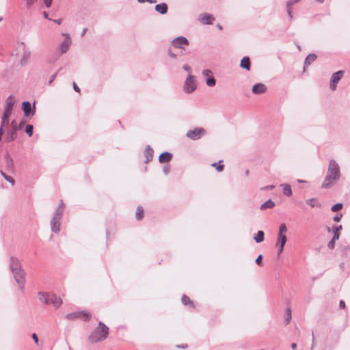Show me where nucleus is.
Listing matches in <instances>:
<instances>
[{
    "label": "nucleus",
    "mask_w": 350,
    "mask_h": 350,
    "mask_svg": "<svg viewBox=\"0 0 350 350\" xmlns=\"http://www.w3.org/2000/svg\"><path fill=\"white\" fill-rule=\"evenodd\" d=\"M3 20L2 17H0V22Z\"/></svg>",
    "instance_id": "nucleus-63"
},
{
    "label": "nucleus",
    "mask_w": 350,
    "mask_h": 350,
    "mask_svg": "<svg viewBox=\"0 0 350 350\" xmlns=\"http://www.w3.org/2000/svg\"><path fill=\"white\" fill-rule=\"evenodd\" d=\"M36 0H26V5L28 8H30L31 5L35 3Z\"/></svg>",
    "instance_id": "nucleus-44"
},
{
    "label": "nucleus",
    "mask_w": 350,
    "mask_h": 350,
    "mask_svg": "<svg viewBox=\"0 0 350 350\" xmlns=\"http://www.w3.org/2000/svg\"><path fill=\"white\" fill-rule=\"evenodd\" d=\"M217 27H218L219 29H222V27H221V26L220 25H217Z\"/></svg>",
    "instance_id": "nucleus-61"
},
{
    "label": "nucleus",
    "mask_w": 350,
    "mask_h": 350,
    "mask_svg": "<svg viewBox=\"0 0 350 350\" xmlns=\"http://www.w3.org/2000/svg\"><path fill=\"white\" fill-rule=\"evenodd\" d=\"M73 88H74L75 92H80L79 88L77 85V84L75 82L73 83Z\"/></svg>",
    "instance_id": "nucleus-52"
},
{
    "label": "nucleus",
    "mask_w": 350,
    "mask_h": 350,
    "mask_svg": "<svg viewBox=\"0 0 350 350\" xmlns=\"http://www.w3.org/2000/svg\"><path fill=\"white\" fill-rule=\"evenodd\" d=\"M211 165L213 167H215L216 168L217 171L219 172H222L223 170H224V165H223L217 164L216 163H213Z\"/></svg>",
    "instance_id": "nucleus-39"
},
{
    "label": "nucleus",
    "mask_w": 350,
    "mask_h": 350,
    "mask_svg": "<svg viewBox=\"0 0 350 350\" xmlns=\"http://www.w3.org/2000/svg\"><path fill=\"white\" fill-rule=\"evenodd\" d=\"M57 72H55V74L52 75L50 78H49V84H51L53 83V81L56 79L57 77Z\"/></svg>",
    "instance_id": "nucleus-43"
},
{
    "label": "nucleus",
    "mask_w": 350,
    "mask_h": 350,
    "mask_svg": "<svg viewBox=\"0 0 350 350\" xmlns=\"http://www.w3.org/2000/svg\"><path fill=\"white\" fill-rule=\"evenodd\" d=\"M87 31H88V29L87 28H84L83 29L82 32H81V36H83L85 34V33L87 32Z\"/></svg>",
    "instance_id": "nucleus-54"
},
{
    "label": "nucleus",
    "mask_w": 350,
    "mask_h": 350,
    "mask_svg": "<svg viewBox=\"0 0 350 350\" xmlns=\"http://www.w3.org/2000/svg\"><path fill=\"white\" fill-rule=\"evenodd\" d=\"M274 187L273 185H269L265 187L266 189H272Z\"/></svg>",
    "instance_id": "nucleus-58"
},
{
    "label": "nucleus",
    "mask_w": 350,
    "mask_h": 350,
    "mask_svg": "<svg viewBox=\"0 0 350 350\" xmlns=\"http://www.w3.org/2000/svg\"><path fill=\"white\" fill-rule=\"evenodd\" d=\"M245 174H246V175H248V174H249V170H246V171H245Z\"/></svg>",
    "instance_id": "nucleus-62"
},
{
    "label": "nucleus",
    "mask_w": 350,
    "mask_h": 350,
    "mask_svg": "<svg viewBox=\"0 0 350 350\" xmlns=\"http://www.w3.org/2000/svg\"><path fill=\"white\" fill-rule=\"evenodd\" d=\"M200 21L204 25H211L215 21V18L213 15L204 13L200 16Z\"/></svg>",
    "instance_id": "nucleus-17"
},
{
    "label": "nucleus",
    "mask_w": 350,
    "mask_h": 350,
    "mask_svg": "<svg viewBox=\"0 0 350 350\" xmlns=\"http://www.w3.org/2000/svg\"><path fill=\"white\" fill-rule=\"evenodd\" d=\"M172 159V154L169 152H164L161 153L159 157V161L160 163H167L171 161Z\"/></svg>",
    "instance_id": "nucleus-21"
},
{
    "label": "nucleus",
    "mask_w": 350,
    "mask_h": 350,
    "mask_svg": "<svg viewBox=\"0 0 350 350\" xmlns=\"http://www.w3.org/2000/svg\"><path fill=\"white\" fill-rule=\"evenodd\" d=\"M153 150L150 148L149 145L146 146L145 149V157H146V162L148 163L152 159L153 157Z\"/></svg>",
    "instance_id": "nucleus-24"
},
{
    "label": "nucleus",
    "mask_w": 350,
    "mask_h": 350,
    "mask_svg": "<svg viewBox=\"0 0 350 350\" xmlns=\"http://www.w3.org/2000/svg\"><path fill=\"white\" fill-rule=\"evenodd\" d=\"M274 206H275V203L271 199H269L261 204L260 209L264 210L266 208H273Z\"/></svg>",
    "instance_id": "nucleus-28"
},
{
    "label": "nucleus",
    "mask_w": 350,
    "mask_h": 350,
    "mask_svg": "<svg viewBox=\"0 0 350 350\" xmlns=\"http://www.w3.org/2000/svg\"><path fill=\"white\" fill-rule=\"evenodd\" d=\"M53 21L58 25H60L62 22V18H59V19H55V20H53Z\"/></svg>",
    "instance_id": "nucleus-53"
},
{
    "label": "nucleus",
    "mask_w": 350,
    "mask_h": 350,
    "mask_svg": "<svg viewBox=\"0 0 350 350\" xmlns=\"http://www.w3.org/2000/svg\"><path fill=\"white\" fill-rule=\"evenodd\" d=\"M342 229V226L340 225L338 226H334L333 227V231H334V235H338V238L340 237V233L339 231Z\"/></svg>",
    "instance_id": "nucleus-38"
},
{
    "label": "nucleus",
    "mask_w": 350,
    "mask_h": 350,
    "mask_svg": "<svg viewBox=\"0 0 350 350\" xmlns=\"http://www.w3.org/2000/svg\"><path fill=\"white\" fill-rule=\"evenodd\" d=\"M90 318L91 314L85 311H75L65 315V319L70 321L81 319L84 321H90Z\"/></svg>",
    "instance_id": "nucleus-8"
},
{
    "label": "nucleus",
    "mask_w": 350,
    "mask_h": 350,
    "mask_svg": "<svg viewBox=\"0 0 350 350\" xmlns=\"http://www.w3.org/2000/svg\"><path fill=\"white\" fill-rule=\"evenodd\" d=\"M154 9L157 12L161 14H165L167 12V5L165 3L156 5Z\"/></svg>",
    "instance_id": "nucleus-22"
},
{
    "label": "nucleus",
    "mask_w": 350,
    "mask_h": 350,
    "mask_svg": "<svg viewBox=\"0 0 350 350\" xmlns=\"http://www.w3.org/2000/svg\"><path fill=\"white\" fill-rule=\"evenodd\" d=\"M0 174L1 175L5 178V180H6L8 182H9L10 183H11L12 185H14L15 184V180H14L13 178H12L11 176H8L5 172H3L2 170H0Z\"/></svg>",
    "instance_id": "nucleus-32"
},
{
    "label": "nucleus",
    "mask_w": 350,
    "mask_h": 350,
    "mask_svg": "<svg viewBox=\"0 0 350 350\" xmlns=\"http://www.w3.org/2000/svg\"><path fill=\"white\" fill-rule=\"evenodd\" d=\"M317 55L314 53L309 54L304 62V68L305 69L307 66H310L313 62H314L317 59Z\"/></svg>",
    "instance_id": "nucleus-25"
},
{
    "label": "nucleus",
    "mask_w": 350,
    "mask_h": 350,
    "mask_svg": "<svg viewBox=\"0 0 350 350\" xmlns=\"http://www.w3.org/2000/svg\"><path fill=\"white\" fill-rule=\"evenodd\" d=\"M297 181L299 183H305L306 182L305 180H297Z\"/></svg>",
    "instance_id": "nucleus-60"
},
{
    "label": "nucleus",
    "mask_w": 350,
    "mask_h": 350,
    "mask_svg": "<svg viewBox=\"0 0 350 350\" xmlns=\"http://www.w3.org/2000/svg\"><path fill=\"white\" fill-rule=\"evenodd\" d=\"M240 67L247 70H250L251 64L250 58L248 57H244L242 58L240 63Z\"/></svg>",
    "instance_id": "nucleus-23"
},
{
    "label": "nucleus",
    "mask_w": 350,
    "mask_h": 350,
    "mask_svg": "<svg viewBox=\"0 0 350 350\" xmlns=\"http://www.w3.org/2000/svg\"><path fill=\"white\" fill-rule=\"evenodd\" d=\"M314 334L312 333V349H313V347H314Z\"/></svg>",
    "instance_id": "nucleus-59"
},
{
    "label": "nucleus",
    "mask_w": 350,
    "mask_h": 350,
    "mask_svg": "<svg viewBox=\"0 0 350 350\" xmlns=\"http://www.w3.org/2000/svg\"><path fill=\"white\" fill-rule=\"evenodd\" d=\"M299 0H291V1H289L287 2L286 3V8H287V12H288V14L290 17L291 19L293 18V15H292V8H293V5L297 3Z\"/></svg>",
    "instance_id": "nucleus-26"
},
{
    "label": "nucleus",
    "mask_w": 350,
    "mask_h": 350,
    "mask_svg": "<svg viewBox=\"0 0 350 350\" xmlns=\"http://www.w3.org/2000/svg\"><path fill=\"white\" fill-rule=\"evenodd\" d=\"M197 88V83L196 77L192 75H189L184 83L183 90L187 94L193 92Z\"/></svg>",
    "instance_id": "nucleus-7"
},
{
    "label": "nucleus",
    "mask_w": 350,
    "mask_h": 350,
    "mask_svg": "<svg viewBox=\"0 0 350 350\" xmlns=\"http://www.w3.org/2000/svg\"><path fill=\"white\" fill-rule=\"evenodd\" d=\"M10 269L14 275L15 281L18 284L20 289L23 291L25 283V272L22 269L21 262L18 258L13 256L10 257Z\"/></svg>",
    "instance_id": "nucleus-2"
},
{
    "label": "nucleus",
    "mask_w": 350,
    "mask_h": 350,
    "mask_svg": "<svg viewBox=\"0 0 350 350\" xmlns=\"http://www.w3.org/2000/svg\"><path fill=\"white\" fill-rule=\"evenodd\" d=\"M43 16H44V17L45 18H47V19H49V20H51L50 18H49V17H48V14H47L46 12H44L43 13Z\"/></svg>",
    "instance_id": "nucleus-57"
},
{
    "label": "nucleus",
    "mask_w": 350,
    "mask_h": 350,
    "mask_svg": "<svg viewBox=\"0 0 350 350\" xmlns=\"http://www.w3.org/2000/svg\"><path fill=\"white\" fill-rule=\"evenodd\" d=\"M15 99L12 96H10L5 101L4 111L11 113Z\"/></svg>",
    "instance_id": "nucleus-20"
},
{
    "label": "nucleus",
    "mask_w": 350,
    "mask_h": 350,
    "mask_svg": "<svg viewBox=\"0 0 350 350\" xmlns=\"http://www.w3.org/2000/svg\"><path fill=\"white\" fill-rule=\"evenodd\" d=\"M287 232V227L285 224H282L279 227V231L278 234L277 244L278 245H285L287 237L286 233Z\"/></svg>",
    "instance_id": "nucleus-10"
},
{
    "label": "nucleus",
    "mask_w": 350,
    "mask_h": 350,
    "mask_svg": "<svg viewBox=\"0 0 350 350\" xmlns=\"http://www.w3.org/2000/svg\"><path fill=\"white\" fill-rule=\"evenodd\" d=\"M22 108L26 117L33 116L35 114V106L33 105L31 107V103L29 101H24L22 104Z\"/></svg>",
    "instance_id": "nucleus-16"
},
{
    "label": "nucleus",
    "mask_w": 350,
    "mask_h": 350,
    "mask_svg": "<svg viewBox=\"0 0 350 350\" xmlns=\"http://www.w3.org/2000/svg\"><path fill=\"white\" fill-rule=\"evenodd\" d=\"M144 216V210L143 208L141 206H139L137 208L136 213H135V217L137 220H140L142 219Z\"/></svg>",
    "instance_id": "nucleus-31"
},
{
    "label": "nucleus",
    "mask_w": 350,
    "mask_h": 350,
    "mask_svg": "<svg viewBox=\"0 0 350 350\" xmlns=\"http://www.w3.org/2000/svg\"><path fill=\"white\" fill-rule=\"evenodd\" d=\"M277 246L278 247V254H280L282 252L284 245H278Z\"/></svg>",
    "instance_id": "nucleus-47"
},
{
    "label": "nucleus",
    "mask_w": 350,
    "mask_h": 350,
    "mask_svg": "<svg viewBox=\"0 0 350 350\" xmlns=\"http://www.w3.org/2000/svg\"><path fill=\"white\" fill-rule=\"evenodd\" d=\"M43 1H44V4L46 5V6L47 8H49L51 5L53 0H43Z\"/></svg>",
    "instance_id": "nucleus-48"
},
{
    "label": "nucleus",
    "mask_w": 350,
    "mask_h": 350,
    "mask_svg": "<svg viewBox=\"0 0 350 350\" xmlns=\"http://www.w3.org/2000/svg\"><path fill=\"white\" fill-rule=\"evenodd\" d=\"M39 300L45 304L53 305L57 308L62 304V300L60 297L50 293H38Z\"/></svg>",
    "instance_id": "nucleus-5"
},
{
    "label": "nucleus",
    "mask_w": 350,
    "mask_h": 350,
    "mask_svg": "<svg viewBox=\"0 0 350 350\" xmlns=\"http://www.w3.org/2000/svg\"><path fill=\"white\" fill-rule=\"evenodd\" d=\"M172 44L175 48L185 49V46L189 45V41L185 37L178 36L172 40Z\"/></svg>",
    "instance_id": "nucleus-14"
},
{
    "label": "nucleus",
    "mask_w": 350,
    "mask_h": 350,
    "mask_svg": "<svg viewBox=\"0 0 350 350\" xmlns=\"http://www.w3.org/2000/svg\"><path fill=\"white\" fill-rule=\"evenodd\" d=\"M183 69L187 72L189 73V75H191V73L192 72V68L190 66H189L188 64H185L183 66Z\"/></svg>",
    "instance_id": "nucleus-40"
},
{
    "label": "nucleus",
    "mask_w": 350,
    "mask_h": 350,
    "mask_svg": "<svg viewBox=\"0 0 350 350\" xmlns=\"http://www.w3.org/2000/svg\"><path fill=\"white\" fill-rule=\"evenodd\" d=\"M15 51L16 55L21 58L19 62L21 66L27 65L31 55L29 49L27 47L24 42H21L16 44Z\"/></svg>",
    "instance_id": "nucleus-6"
},
{
    "label": "nucleus",
    "mask_w": 350,
    "mask_h": 350,
    "mask_svg": "<svg viewBox=\"0 0 350 350\" xmlns=\"http://www.w3.org/2000/svg\"><path fill=\"white\" fill-rule=\"evenodd\" d=\"M33 127L32 125L31 124H27L26 126V128H25V132L29 136L31 137L33 134Z\"/></svg>",
    "instance_id": "nucleus-36"
},
{
    "label": "nucleus",
    "mask_w": 350,
    "mask_h": 350,
    "mask_svg": "<svg viewBox=\"0 0 350 350\" xmlns=\"http://www.w3.org/2000/svg\"><path fill=\"white\" fill-rule=\"evenodd\" d=\"M342 216V214H336V215L334 217L333 219H334V221H339L341 219Z\"/></svg>",
    "instance_id": "nucleus-46"
},
{
    "label": "nucleus",
    "mask_w": 350,
    "mask_h": 350,
    "mask_svg": "<svg viewBox=\"0 0 350 350\" xmlns=\"http://www.w3.org/2000/svg\"><path fill=\"white\" fill-rule=\"evenodd\" d=\"M291 348L293 349H295L297 348V344L296 343H292L291 344Z\"/></svg>",
    "instance_id": "nucleus-56"
},
{
    "label": "nucleus",
    "mask_w": 350,
    "mask_h": 350,
    "mask_svg": "<svg viewBox=\"0 0 350 350\" xmlns=\"http://www.w3.org/2000/svg\"><path fill=\"white\" fill-rule=\"evenodd\" d=\"M31 337H32L33 340L35 341V342L36 344H38V338L37 335L36 334H33Z\"/></svg>",
    "instance_id": "nucleus-51"
},
{
    "label": "nucleus",
    "mask_w": 350,
    "mask_h": 350,
    "mask_svg": "<svg viewBox=\"0 0 350 350\" xmlns=\"http://www.w3.org/2000/svg\"><path fill=\"white\" fill-rule=\"evenodd\" d=\"M62 35L64 37V39L58 47L59 56L66 53L69 50L72 44V40L68 33H63Z\"/></svg>",
    "instance_id": "nucleus-9"
},
{
    "label": "nucleus",
    "mask_w": 350,
    "mask_h": 350,
    "mask_svg": "<svg viewBox=\"0 0 350 350\" xmlns=\"http://www.w3.org/2000/svg\"><path fill=\"white\" fill-rule=\"evenodd\" d=\"M267 90L266 86L261 83H256L253 85L252 91L254 94H260L265 93Z\"/></svg>",
    "instance_id": "nucleus-19"
},
{
    "label": "nucleus",
    "mask_w": 350,
    "mask_h": 350,
    "mask_svg": "<svg viewBox=\"0 0 350 350\" xmlns=\"http://www.w3.org/2000/svg\"><path fill=\"white\" fill-rule=\"evenodd\" d=\"M109 335V327L100 321L98 326L90 333L88 340L90 343H98L105 340Z\"/></svg>",
    "instance_id": "nucleus-3"
},
{
    "label": "nucleus",
    "mask_w": 350,
    "mask_h": 350,
    "mask_svg": "<svg viewBox=\"0 0 350 350\" xmlns=\"http://www.w3.org/2000/svg\"><path fill=\"white\" fill-rule=\"evenodd\" d=\"M339 307L341 309H344L345 308V302L343 300L340 301Z\"/></svg>",
    "instance_id": "nucleus-50"
},
{
    "label": "nucleus",
    "mask_w": 350,
    "mask_h": 350,
    "mask_svg": "<svg viewBox=\"0 0 350 350\" xmlns=\"http://www.w3.org/2000/svg\"><path fill=\"white\" fill-rule=\"evenodd\" d=\"M344 75V71L339 70L336 72H334L332 77L330 81V89L332 90H335L336 89L337 83L339 82V81L342 79V77Z\"/></svg>",
    "instance_id": "nucleus-15"
},
{
    "label": "nucleus",
    "mask_w": 350,
    "mask_h": 350,
    "mask_svg": "<svg viewBox=\"0 0 350 350\" xmlns=\"http://www.w3.org/2000/svg\"><path fill=\"white\" fill-rule=\"evenodd\" d=\"M163 173L165 174H168L169 172H170V167L168 165H165L164 167H163Z\"/></svg>",
    "instance_id": "nucleus-49"
},
{
    "label": "nucleus",
    "mask_w": 350,
    "mask_h": 350,
    "mask_svg": "<svg viewBox=\"0 0 350 350\" xmlns=\"http://www.w3.org/2000/svg\"><path fill=\"white\" fill-rule=\"evenodd\" d=\"M64 210L65 205L63 201L62 200L50 222L51 230L55 234L59 233L60 232L61 221L63 217Z\"/></svg>",
    "instance_id": "nucleus-4"
},
{
    "label": "nucleus",
    "mask_w": 350,
    "mask_h": 350,
    "mask_svg": "<svg viewBox=\"0 0 350 350\" xmlns=\"http://www.w3.org/2000/svg\"><path fill=\"white\" fill-rule=\"evenodd\" d=\"M5 169L8 172H13L14 170V162L9 154L5 155Z\"/></svg>",
    "instance_id": "nucleus-18"
},
{
    "label": "nucleus",
    "mask_w": 350,
    "mask_h": 350,
    "mask_svg": "<svg viewBox=\"0 0 350 350\" xmlns=\"http://www.w3.org/2000/svg\"><path fill=\"white\" fill-rule=\"evenodd\" d=\"M137 1L139 3H146V2H148L149 3H155L157 2L156 0H137Z\"/></svg>",
    "instance_id": "nucleus-42"
},
{
    "label": "nucleus",
    "mask_w": 350,
    "mask_h": 350,
    "mask_svg": "<svg viewBox=\"0 0 350 350\" xmlns=\"http://www.w3.org/2000/svg\"><path fill=\"white\" fill-rule=\"evenodd\" d=\"M281 187L283 189V193L286 196H291L292 195V189L288 184H282Z\"/></svg>",
    "instance_id": "nucleus-29"
},
{
    "label": "nucleus",
    "mask_w": 350,
    "mask_h": 350,
    "mask_svg": "<svg viewBox=\"0 0 350 350\" xmlns=\"http://www.w3.org/2000/svg\"><path fill=\"white\" fill-rule=\"evenodd\" d=\"M264 232L262 230L258 231L257 234H256L254 237V239L256 243H260L264 241Z\"/></svg>",
    "instance_id": "nucleus-30"
},
{
    "label": "nucleus",
    "mask_w": 350,
    "mask_h": 350,
    "mask_svg": "<svg viewBox=\"0 0 350 350\" xmlns=\"http://www.w3.org/2000/svg\"><path fill=\"white\" fill-rule=\"evenodd\" d=\"M262 256L261 254H260L257 258L256 259V263L257 265H258L259 266H262Z\"/></svg>",
    "instance_id": "nucleus-41"
},
{
    "label": "nucleus",
    "mask_w": 350,
    "mask_h": 350,
    "mask_svg": "<svg viewBox=\"0 0 350 350\" xmlns=\"http://www.w3.org/2000/svg\"><path fill=\"white\" fill-rule=\"evenodd\" d=\"M167 54L172 58L176 59L177 57V55L175 53H174L170 49H168Z\"/></svg>",
    "instance_id": "nucleus-45"
},
{
    "label": "nucleus",
    "mask_w": 350,
    "mask_h": 350,
    "mask_svg": "<svg viewBox=\"0 0 350 350\" xmlns=\"http://www.w3.org/2000/svg\"><path fill=\"white\" fill-rule=\"evenodd\" d=\"M291 318H292L291 310L290 308H286V318H285V321H286V324L290 323Z\"/></svg>",
    "instance_id": "nucleus-35"
},
{
    "label": "nucleus",
    "mask_w": 350,
    "mask_h": 350,
    "mask_svg": "<svg viewBox=\"0 0 350 350\" xmlns=\"http://www.w3.org/2000/svg\"><path fill=\"white\" fill-rule=\"evenodd\" d=\"M340 178V167L334 159H331L329 162L327 174L321 187L328 189L332 187Z\"/></svg>",
    "instance_id": "nucleus-1"
},
{
    "label": "nucleus",
    "mask_w": 350,
    "mask_h": 350,
    "mask_svg": "<svg viewBox=\"0 0 350 350\" xmlns=\"http://www.w3.org/2000/svg\"><path fill=\"white\" fill-rule=\"evenodd\" d=\"M25 124V122L23 121H21L18 126H17L14 121L12 122V129L10 131L9 136L8 137L7 139L8 142L13 141L14 139H16L17 135L16 132L18 130L21 129Z\"/></svg>",
    "instance_id": "nucleus-13"
},
{
    "label": "nucleus",
    "mask_w": 350,
    "mask_h": 350,
    "mask_svg": "<svg viewBox=\"0 0 350 350\" xmlns=\"http://www.w3.org/2000/svg\"><path fill=\"white\" fill-rule=\"evenodd\" d=\"M205 133L206 131L203 128H196L188 131L186 136L192 140H197L200 139Z\"/></svg>",
    "instance_id": "nucleus-11"
},
{
    "label": "nucleus",
    "mask_w": 350,
    "mask_h": 350,
    "mask_svg": "<svg viewBox=\"0 0 350 350\" xmlns=\"http://www.w3.org/2000/svg\"><path fill=\"white\" fill-rule=\"evenodd\" d=\"M181 301L184 305L190 304L192 307H193V303L190 300L189 297H187V295H183Z\"/></svg>",
    "instance_id": "nucleus-34"
},
{
    "label": "nucleus",
    "mask_w": 350,
    "mask_h": 350,
    "mask_svg": "<svg viewBox=\"0 0 350 350\" xmlns=\"http://www.w3.org/2000/svg\"><path fill=\"white\" fill-rule=\"evenodd\" d=\"M202 76L206 78V84L208 87H214L216 84V80L213 77V73L211 70L204 69L202 72Z\"/></svg>",
    "instance_id": "nucleus-12"
},
{
    "label": "nucleus",
    "mask_w": 350,
    "mask_h": 350,
    "mask_svg": "<svg viewBox=\"0 0 350 350\" xmlns=\"http://www.w3.org/2000/svg\"><path fill=\"white\" fill-rule=\"evenodd\" d=\"M342 208V203H337L333 205L331 208V210L334 212H336L337 211H339Z\"/></svg>",
    "instance_id": "nucleus-37"
},
{
    "label": "nucleus",
    "mask_w": 350,
    "mask_h": 350,
    "mask_svg": "<svg viewBox=\"0 0 350 350\" xmlns=\"http://www.w3.org/2000/svg\"><path fill=\"white\" fill-rule=\"evenodd\" d=\"M178 348H182V349H185L187 347V345H178L177 346Z\"/></svg>",
    "instance_id": "nucleus-55"
},
{
    "label": "nucleus",
    "mask_w": 350,
    "mask_h": 350,
    "mask_svg": "<svg viewBox=\"0 0 350 350\" xmlns=\"http://www.w3.org/2000/svg\"><path fill=\"white\" fill-rule=\"evenodd\" d=\"M306 204L312 208L321 206V203L319 202L318 199L315 198L307 200Z\"/></svg>",
    "instance_id": "nucleus-27"
},
{
    "label": "nucleus",
    "mask_w": 350,
    "mask_h": 350,
    "mask_svg": "<svg viewBox=\"0 0 350 350\" xmlns=\"http://www.w3.org/2000/svg\"><path fill=\"white\" fill-rule=\"evenodd\" d=\"M336 240H338V235H334L333 238L331 241H329L327 243V247L329 249L332 250L335 247V241Z\"/></svg>",
    "instance_id": "nucleus-33"
}]
</instances>
